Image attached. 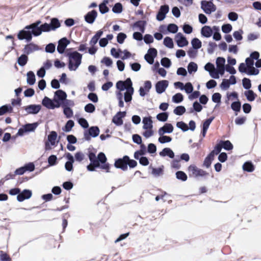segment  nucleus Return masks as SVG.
Listing matches in <instances>:
<instances>
[{"label": "nucleus", "mask_w": 261, "mask_h": 261, "mask_svg": "<svg viewBox=\"0 0 261 261\" xmlns=\"http://www.w3.org/2000/svg\"><path fill=\"white\" fill-rule=\"evenodd\" d=\"M39 49V47L35 44L30 43L25 45L24 48V52L27 54H30L33 51Z\"/></svg>", "instance_id": "c85d7f7f"}, {"label": "nucleus", "mask_w": 261, "mask_h": 261, "mask_svg": "<svg viewBox=\"0 0 261 261\" xmlns=\"http://www.w3.org/2000/svg\"><path fill=\"white\" fill-rule=\"evenodd\" d=\"M125 116V112H119L114 116L112 121L117 125H121L123 124V120L122 118Z\"/></svg>", "instance_id": "393cba45"}, {"label": "nucleus", "mask_w": 261, "mask_h": 261, "mask_svg": "<svg viewBox=\"0 0 261 261\" xmlns=\"http://www.w3.org/2000/svg\"><path fill=\"white\" fill-rule=\"evenodd\" d=\"M74 158L76 161L80 162L84 160L85 155L83 152L79 151L76 152L74 155Z\"/></svg>", "instance_id": "0e129e2a"}, {"label": "nucleus", "mask_w": 261, "mask_h": 261, "mask_svg": "<svg viewBox=\"0 0 261 261\" xmlns=\"http://www.w3.org/2000/svg\"><path fill=\"white\" fill-rule=\"evenodd\" d=\"M163 43L167 47L169 48H173L174 44L172 39L169 37H166L164 38Z\"/></svg>", "instance_id": "e433bc0d"}, {"label": "nucleus", "mask_w": 261, "mask_h": 261, "mask_svg": "<svg viewBox=\"0 0 261 261\" xmlns=\"http://www.w3.org/2000/svg\"><path fill=\"white\" fill-rule=\"evenodd\" d=\"M89 158L90 162L94 164L96 167L100 166V164L97 160V157L96 156L95 154L93 152H90L89 154Z\"/></svg>", "instance_id": "f704fd0d"}, {"label": "nucleus", "mask_w": 261, "mask_h": 261, "mask_svg": "<svg viewBox=\"0 0 261 261\" xmlns=\"http://www.w3.org/2000/svg\"><path fill=\"white\" fill-rule=\"evenodd\" d=\"M244 170L248 172H252L254 170V167L252 163L250 162H246L243 166Z\"/></svg>", "instance_id": "4d7b16f0"}, {"label": "nucleus", "mask_w": 261, "mask_h": 261, "mask_svg": "<svg viewBox=\"0 0 261 261\" xmlns=\"http://www.w3.org/2000/svg\"><path fill=\"white\" fill-rule=\"evenodd\" d=\"M168 31L172 33H176L178 31V27L173 23L169 24L167 27Z\"/></svg>", "instance_id": "680f3d73"}, {"label": "nucleus", "mask_w": 261, "mask_h": 261, "mask_svg": "<svg viewBox=\"0 0 261 261\" xmlns=\"http://www.w3.org/2000/svg\"><path fill=\"white\" fill-rule=\"evenodd\" d=\"M25 110L28 114H37L41 109L40 105H31L25 108Z\"/></svg>", "instance_id": "a878e982"}, {"label": "nucleus", "mask_w": 261, "mask_h": 261, "mask_svg": "<svg viewBox=\"0 0 261 261\" xmlns=\"http://www.w3.org/2000/svg\"><path fill=\"white\" fill-rule=\"evenodd\" d=\"M68 68L70 71H75L81 64L82 55L77 51L68 53Z\"/></svg>", "instance_id": "20e7f679"}, {"label": "nucleus", "mask_w": 261, "mask_h": 261, "mask_svg": "<svg viewBox=\"0 0 261 261\" xmlns=\"http://www.w3.org/2000/svg\"><path fill=\"white\" fill-rule=\"evenodd\" d=\"M63 113L67 118H71L73 115V112L71 109L70 108H63Z\"/></svg>", "instance_id": "864d4df0"}, {"label": "nucleus", "mask_w": 261, "mask_h": 261, "mask_svg": "<svg viewBox=\"0 0 261 261\" xmlns=\"http://www.w3.org/2000/svg\"><path fill=\"white\" fill-rule=\"evenodd\" d=\"M214 157L213 156V155L210 153L204 161V166H205L206 168H208L210 166L212 161L214 160Z\"/></svg>", "instance_id": "09e8293b"}, {"label": "nucleus", "mask_w": 261, "mask_h": 261, "mask_svg": "<svg viewBox=\"0 0 261 261\" xmlns=\"http://www.w3.org/2000/svg\"><path fill=\"white\" fill-rule=\"evenodd\" d=\"M69 43V41L66 38H63L59 41L57 50L60 54H63L67 45Z\"/></svg>", "instance_id": "4be33fe9"}, {"label": "nucleus", "mask_w": 261, "mask_h": 261, "mask_svg": "<svg viewBox=\"0 0 261 261\" xmlns=\"http://www.w3.org/2000/svg\"><path fill=\"white\" fill-rule=\"evenodd\" d=\"M171 141L172 138L170 137L165 136L164 135L160 136L158 139V141L161 144L170 142Z\"/></svg>", "instance_id": "37998d69"}, {"label": "nucleus", "mask_w": 261, "mask_h": 261, "mask_svg": "<svg viewBox=\"0 0 261 261\" xmlns=\"http://www.w3.org/2000/svg\"><path fill=\"white\" fill-rule=\"evenodd\" d=\"M193 86L190 82H188L185 84V85H184V90L187 94L191 93L193 92Z\"/></svg>", "instance_id": "3c124183"}, {"label": "nucleus", "mask_w": 261, "mask_h": 261, "mask_svg": "<svg viewBox=\"0 0 261 261\" xmlns=\"http://www.w3.org/2000/svg\"><path fill=\"white\" fill-rule=\"evenodd\" d=\"M183 95L180 93H176L173 95L172 98V101L176 103L181 102L183 101Z\"/></svg>", "instance_id": "4c0bfd02"}, {"label": "nucleus", "mask_w": 261, "mask_h": 261, "mask_svg": "<svg viewBox=\"0 0 261 261\" xmlns=\"http://www.w3.org/2000/svg\"><path fill=\"white\" fill-rule=\"evenodd\" d=\"M161 63L162 65L166 68H169L171 64L170 60L167 58H163Z\"/></svg>", "instance_id": "e2e57ef3"}, {"label": "nucleus", "mask_w": 261, "mask_h": 261, "mask_svg": "<svg viewBox=\"0 0 261 261\" xmlns=\"http://www.w3.org/2000/svg\"><path fill=\"white\" fill-rule=\"evenodd\" d=\"M241 103L240 101H235L232 103L231 105V109L236 112L240 111Z\"/></svg>", "instance_id": "5fc2aeb1"}, {"label": "nucleus", "mask_w": 261, "mask_h": 261, "mask_svg": "<svg viewBox=\"0 0 261 261\" xmlns=\"http://www.w3.org/2000/svg\"><path fill=\"white\" fill-rule=\"evenodd\" d=\"M97 16V12L95 10H92L89 12L85 16V21L90 24L93 23Z\"/></svg>", "instance_id": "5701e85b"}, {"label": "nucleus", "mask_w": 261, "mask_h": 261, "mask_svg": "<svg viewBox=\"0 0 261 261\" xmlns=\"http://www.w3.org/2000/svg\"><path fill=\"white\" fill-rule=\"evenodd\" d=\"M60 27V23L57 18H54L51 19L50 24L45 23L42 24L43 32L54 31Z\"/></svg>", "instance_id": "423d86ee"}, {"label": "nucleus", "mask_w": 261, "mask_h": 261, "mask_svg": "<svg viewBox=\"0 0 261 261\" xmlns=\"http://www.w3.org/2000/svg\"><path fill=\"white\" fill-rule=\"evenodd\" d=\"M66 97L67 94L64 91L61 90H58L55 92L54 99L55 102L59 105L60 107Z\"/></svg>", "instance_id": "f8f14e48"}, {"label": "nucleus", "mask_w": 261, "mask_h": 261, "mask_svg": "<svg viewBox=\"0 0 261 261\" xmlns=\"http://www.w3.org/2000/svg\"><path fill=\"white\" fill-rule=\"evenodd\" d=\"M116 88L119 90L116 92V98L119 101L118 105L120 107H124L123 96L126 102L131 101L132 95L134 90L132 86V82L130 79L128 78L125 81H119L116 83Z\"/></svg>", "instance_id": "f257e3e1"}, {"label": "nucleus", "mask_w": 261, "mask_h": 261, "mask_svg": "<svg viewBox=\"0 0 261 261\" xmlns=\"http://www.w3.org/2000/svg\"><path fill=\"white\" fill-rule=\"evenodd\" d=\"M246 64L247 67V74L249 75H257L259 73V70L255 68L253 66L254 61L250 58H247L246 59Z\"/></svg>", "instance_id": "ddd939ff"}, {"label": "nucleus", "mask_w": 261, "mask_h": 261, "mask_svg": "<svg viewBox=\"0 0 261 261\" xmlns=\"http://www.w3.org/2000/svg\"><path fill=\"white\" fill-rule=\"evenodd\" d=\"M214 32L213 27L212 28L210 26L205 25L201 30V35L206 38L210 37Z\"/></svg>", "instance_id": "bb28decb"}, {"label": "nucleus", "mask_w": 261, "mask_h": 261, "mask_svg": "<svg viewBox=\"0 0 261 261\" xmlns=\"http://www.w3.org/2000/svg\"><path fill=\"white\" fill-rule=\"evenodd\" d=\"M89 158L90 162L94 164L96 167L100 166V164L97 160V157L96 156L95 154L93 152H90L89 154Z\"/></svg>", "instance_id": "72a5a7b5"}, {"label": "nucleus", "mask_w": 261, "mask_h": 261, "mask_svg": "<svg viewBox=\"0 0 261 261\" xmlns=\"http://www.w3.org/2000/svg\"><path fill=\"white\" fill-rule=\"evenodd\" d=\"M176 177L177 179L182 181H186L187 179V176L183 171H177L176 173Z\"/></svg>", "instance_id": "603ef678"}, {"label": "nucleus", "mask_w": 261, "mask_h": 261, "mask_svg": "<svg viewBox=\"0 0 261 261\" xmlns=\"http://www.w3.org/2000/svg\"><path fill=\"white\" fill-rule=\"evenodd\" d=\"M188 71L190 74L195 73L197 71L198 66L196 63L193 62H190L188 65Z\"/></svg>", "instance_id": "473e14b6"}, {"label": "nucleus", "mask_w": 261, "mask_h": 261, "mask_svg": "<svg viewBox=\"0 0 261 261\" xmlns=\"http://www.w3.org/2000/svg\"><path fill=\"white\" fill-rule=\"evenodd\" d=\"M243 31L242 30H239L237 31H234L233 33V36L237 41H241L243 39L242 35Z\"/></svg>", "instance_id": "49530a36"}, {"label": "nucleus", "mask_w": 261, "mask_h": 261, "mask_svg": "<svg viewBox=\"0 0 261 261\" xmlns=\"http://www.w3.org/2000/svg\"><path fill=\"white\" fill-rule=\"evenodd\" d=\"M112 11L115 13H120L122 11V5L119 3H116L113 7Z\"/></svg>", "instance_id": "13d9d810"}, {"label": "nucleus", "mask_w": 261, "mask_h": 261, "mask_svg": "<svg viewBox=\"0 0 261 261\" xmlns=\"http://www.w3.org/2000/svg\"><path fill=\"white\" fill-rule=\"evenodd\" d=\"M176 126L184 132L187 131L189 129L188 125L182 121L177 122L176 123Z\"/></svg>", "instance_id": "bf43d9fd"}, {"label": "nucleus", "mask_w": 261, "mask_h": 261, "mask_svg": "<svg viewBox=\"0 0 261 261\" xmlns=\"http://www.w3.org/2000/svg\"><path fill=\"white\" fill-rule=\"evenodd\" d=\"M220 143L222 145V147H223L225 150H229L233 148V145L229 141H222Z\"/></svg>", "instance_id": "79ce46f5"}, {"label": "nucleus", "mask_w": 261, "mask_h": 261, "mask_svg": "<svg viewBox=\"0 0 261 261\" xmlns=\"http://www.w3.org/2000/svg\"><path fill=\"white\" fill-rule=\"evenodd\" d=\"M74 105V103L73 100L66 99V98L61 104L62 108H70V107H73Z\"/></svg>", "instance_id": "6e6d98bb"}, {"label": "nucleus", "mask_w": 261, "mask_h": 261, "mask_svg": "<svg viewBox=\"0 0 261 261\" xmlns=\"http://www.w3.org/2000/svg\"><path fill=\"white\" fill-rule=\"evenodd\" d=\"M107 158L103 152H100L97 156V160L100 164L99 168L101 169L105 170L107 172H109L110 165L107 163Z\"/></svg>", "instance_id": "9d476101"}, {"label": "nucleus", "mask_w": 261, "mask_h": 261, "mask_svg": "<svg viewBox=\"0 0 261 261\" xmlns=\"http://www.w3.org/2000/svg\"><path fill=\"white\" fill-rule=\"evenodd\" d=\"M190 176L197 177L204 176L206 175V172L203 170L198 168L194 165H190L188 169Z\"/></svg>", "instance_id": "39448f33"}, {"label": "nucleus", "mask_w": 261, "mask_h": 261, "mask_svg": "<svg viewBox=\"0 0 261 261\" xmlns=\"http://www.w3.org/2000/svg\"><path fill=\"white\" fill-rule=\"evenodd\" d=\"M168 118V114L167 113H161L156 115V119L162 122L166 121Z\"/></svg>", "instance_id": "c03bdc74"}, {"label": "nucleus", "mask_w": 261, "mask_h": 261, "mask_svg": "<svg viewBox=\"0 0 261 261\" xmlns=\"http://www.w3.org/2000/svg\"><path fill=\"white\" fill-rule=\"evenodd\" d=\"M225 60L224 58L218 57L216 60V67L221 75L225 72Z\"/></svg>", "instance_id": "a211bd4d"}, {"label": "nucleus", "mask_w": 261, "mask_h": 261, "mask_svg": "<svg viewBox=\"0 0 261 261\" xmlns=\"http://www.w3.org/2000/svg\"><path fill=\"white\" fill-rule=\"evenodd\" d=\"M237 83L236 77L234 75H231L229 79H223L220 85L221 90H228L230 85H235Z\"/></svg>", "instance_id": "6e6552de"}, {"label": "nucleus", "mask_w": 261, "mask_h": 261, "mask_svg": "<svg viewBox=\"0 0 261 261\" xmlns=\"http://www.w3.org/2000/svg\"><path fill=\"white\" fill-rule=\"evenodd\" d=\"M74 125V123L73 121L69 120L66 122V125L64 128H63V130L66 132H69L71 130Z\"/></svg>", "instance_id": "8fccbe9b"}, {"label": "nucleus", "mask_w": 261, "mask_h": 261, "mask_svg": "<svg viewBox=\"0 0 261 261\" xmlns=\"http://www.w3.org/2000/svg\"><path fill=\"white\" fill-rule=\"evenodd\" d=\"M173 129V126L171 123H166L163 126L159 128L158 133L159 136H162L165 134L172 133Z\"/></svg>", "instance_id": "dca6fc26"}, {"label": "nucleus", "mask_w": 261, "mask_h": 261, "mask_svg": "<svg viewBox=\"0 0 261 261\" xmlns=\"http://www.w3.org/2000/svg\"><path fill=\"white\" fill-rule=\"evenodd\" d=\"M41 23V21L38 20L32 24L27 25L24 30L19 31L17 35V37L19 40L25 39L28 41L32 40V35L35 36H38L41 34L43 32L42 24L39 27Z\"/></svg>", "instance_id": "f03ea898"}, {"label": "nucleus", "mask_w": 261, "mask_h": 261, "mask_svg": "<svg viewBox=\"0 0 261 261\" xmlns=\"http://www.w3.org/2000/svg\"><path fill=\"white\" fill-rule=\"evenodd\" d=\"M36 79L34 73L33 71H29L27 73V83L29 85H34L35 83Z\"/></svg>", "instance_id": "2f4dec72"}, {"label": "nucleus", "mask_w": 261, "mask_h": 261, "mask_svg": "<svg viewBox=\"0 0 261 261\" xmlns=\"http://www.w3.org/2000/svg\"><path fill=\"white\" fill-rule=\"evenodd\" d=\"M175 40L179 47H183L188 45L189 42L186 38L181 33H177L175 36Z\"/></svg>", "instance_id": "4468645a"}, {"label": "nucleus", "mask_w": 261, "mask_h": 261, "mask_svg": "<svg viewBox=\"0 0 261 261\" xmlns=\"http://www.w3.org/2000/svg\"><path fill=\"white\" fill-rule=\"evenodd\" d=\"M163 167H160L158 168H153L152 171V173L155 176H159L163 174Z\"/></svg>", "instance_id": "338daca9"}, {"label": "nucleus", "mask_w": 261, "mask_h": 261, "mask_svg": "<svg viewBox=\"0 0 261 261\" xmlns=\"http://www.w3.org/2000/svg\"><path fill=\"white\" fill-rule=\"evenodd\" d=\"M169 8L167 5L162 6L156 15V19L159 21L163 20L166 16V14L169 12Z\"/></svg>", "instance_id": "6ab92c4d"}, {"label": "nucleus", "mask_w": 261, "mask_h": 261, "mask_svg": "<svg viewBox=\"0 0 261 261\" xmlns=\"http://www.w3.org/2000/svg\"><path fill=\"white\" fill-rule=\"evenodd\" d=\"M57 134L56 132L52 131L48 136L47 141L45 142V149L46 150H50L52 146H55L56 143Z\"/></svg>", "instance_id": "1a4fd4ad"}, {"label": "nucleus", "mask_w": 261, "mask_h": 261, "mask_svg": "<svg viewBox=\"0 0 261 261\" xmlns=\"http://www.w3.org/2000/svg\"><path fill=\"white\" fill-rule=\"evenodd\" d=\"M192 47L196 49H198L201 47V42L198 38H194L191 41Z\"/></svg>", "instance_id": "a19ab883"}, {"label": "nucleus", "mask_w": 261, "mask_h": 261, "mask_svg": "<svg viewBox=\"0 0 261 261\" xmlns=\"http://www.w3.org/2000/svg\"><path fill=\"white\" fill-rule=\"evenodd\" d=\"M28 60V57L25 55H22L18 59V64L21 66H24Z\"/></svg>", "instance_id": "ea45409f"}, {"label": "nucleus", "mask_w": 261, "mask_h": 261, "mask_svg": "<svg viewBox=\"0 0 261 261\" xmlns=\"http://www.w3.org/2000/svg\"><path fill=\"white\" fill-rule=\"evenodd\" d=\"M108 2L107 0H105L103 3L99 6V11L102 14L106 13L109 11V8L106 6V3H108Z\"/></svg>", "instance_id": "a18cd8bd"}, {"label": "nucleus", "mask_w": 261, "mask_h": 261, "mask_svg": "<svg viewBox=\"0 0 261 261\" xmlns=\"http://www.w3.org/2000/svg\"><path fill=\"white\" fill-rule=\"evenodd\" d=\"M12 107L10 105H4L0 107V116L6 114L7 112H11L12 111Z\"/></svg>", "instance_id": "c9c22d12"}, {"label": "nucleus", "mask_w": 261, "mask_h": 261, "mask_svg": "<svg viewBox=\"0 0 261 261\" xmlns=\"http://www.w3.org/2000/svg\"><path fill=\"white\" fill-rule=\"evenodd\" d=\"M42 104L48 109H54L55 108H59V105L55 102L54 99H51L46 96L42 100Z\"/></svg>", "instance_id": "2eb2a0df"}, {"label": "nucleus", "mask_w": 261, "mask_h": 261, "mask_svg": "<svg viewBox=\"0 0 261 261\" xmlns=\"http://www.w3.org/2000/svg\"><path fill=\"white\" fill-rule=\"evenodd\" d=\"M99 134V129L97 126H92L84 132V138L86 140H90L91 137H96Z\"/></svg>", "instance_id": "9b49d317"}, {"label": "nucleus", "mask_w": 261, "mask_h": 261, "mask_svg": "<svg viewBox=\"0 0 261 261\" xmlns=\"http://www.w3.org/2000/svg\"><path fill=\"white\" fill-rule=\"evenodd\" d=\"M32 195V193L31 190H24L21 192H20V193L17 196V199L18 201L22 202L25 199L31 198Z\"/></svg>", "instance_id": "412c9836"}, {"label": "nucleus", "mask_w": 261, "mask_h": 261, "mask_svg": "<svg viewBox=\"0 0 261 261\" xmlns=\"http://www.w3.org/2000/svg\"><path fill=\"white\" fill-rule=\"evenodd\" d=\"M242 83L243 87L246 89L249 90L251 87V81L249 79L244 78L242 80Z\"/></svg>", "instance_id": "052dcab7"}, {"label": "nucleus", "mask_w": 261, "mask_h": 261, "mask_svg": "<svg viewBox=\"0 0 261 261\" xmlns=\"http://www.w3.org/2000/svg\"><path fill=\"white\" fill-rule=\"evenodd\" d=\"M38 124L37 123H28L24 125L22 128L19 129L18 133L21 134L23 132H33L37 127Z\"/></svg>", "instance_id": "b1692460"}, {"label": "nucleus", "mask_w": 261, "mask_h": 261, "mask_svg": "<svg viewBox=\"0 0 261 261\" xmlns=\"http://www.w3.org/2000/svg\"><path fill=\"white\" fill-rule=\"evenodd\" d=\"M159 154L161 156H168L170 158H173L174 156V153L173 151L170 148H165L162 151L159 153Z\"/></svg>", "instance_id": "c756f323"}, {"label": "nucleus", "mask_w": 261, "mask_h": 261, "mask_svg": "<svg viewBox=\"0 0 261 261\" xmlns=\"http://www.w3.org/2000/svg\"><path fill=\"white\" fill-rule=\"evenodd\" d=\"M186 112V109L184 106H179L177 107L173 111L175 114L181 115Z\"/></svg>", "instance_id": "de8ad7c7"}, {"label": "nucleus", "mask_w": 261, "mask_h": 261, "mask_svg": "<svg viewBox=\"0 0 261 261\" xmlns=\"http://www.w3.org/2000/svg\"><path fill=\"white\" fill-rule=\"evenodd\" d=\"M142 129L143 132L142 135L145 138H149L152 137L154 135V132L153 130V121L151 117H145L142 120Z\"/></svg>", "instance_id": "7ed1b4c3"}, {"label": "nucleus", "mask_w": 261, "mask_h": 261, "mask_svg": "<svg viewBox=\"0 0 261 261\" xmlns=\"http://www.w3.org/2000/svg\"><path fill=\"white\" fill-rule=\"evenodd\" d=\"M128 160V156H124L122 159H119L115 161L114 165L116 168H120L124 171L127 169V161Z\"/></svg>", "instance_id": "f3484780"}, {"label": "nucleus", "mask_w": 261, "mask_h": 261, "mask_svg": "<svg viewBox=\"0 0 261 261\" xmlns=\"http://www.w3.org/2000/svg\"><path fill=\"white\" fill-rule=\"evenodd\" d=\"M244 95L249 101H254L257 97V95L251 90L245 91Z\"/></svg>", "instance_id": "7c9ffc66"}, {"label": "nucleus", "mask_w": 261, "mask_h": 261, "mask_svg": "<svg viewBox=\"0 0 261 261\" xmlns=\"http://www.w3.org/2000/svg\"><path fill=\"white\" fill-rule=\"evenodd\" d=\"M201 8L206 14H210L216 10V6L212 1L207 2L202 1L201 2Z\"/></svg>", "instance_id": "0eeeda50"}, {"label": "nucleus", "mask_w": 261, "mask_h": 261, "mask_svg": "<svg viewBox=\"0 0 261 261\" xmlns=\"http://www.w3.org/2000/svg\"><path fill=\"white\" fill-rule=\"evenodd\" d=\"M232 27L230 24H225L222 25V31L224 33H228L232 30Z\"/></svg>", "instance_id": "774afa93"}, {"label": "nucleus", "mask_w": 261, "mask_h": 261, "mask_svg": "<svg viewBox=\"0 0 261 261\" xmlns=\"http://www.w3.org/2000/svg\"><path fill=\"white\" fill-rule=\"evenodd\" d=\"M101 63L105 64L107 66H111L113 64L112 60L109 57H104L101 61Z\"/></svg>", "instance_id": "69168bd1"}, {"label": "nucleus", "mask_w": 261, "mask_h": 261, "mask_svg": "<svg viewBox=\"0 0 261 261\" xmlns=\"http://www.w3.org/2000/svg\"><path fill=\"white\" fill-rule=\"evenodd\" d=\"M213 30L214 32L213 39L216 41L220 40L221 39V36L219 33V28L217 26H213Z\"/></svg>", "instance_id": "58836bf2"}, {"label": "nucleus", "mask_w": 261, "mask_h": 261, "mask_svg": "<svg viewBox=\"0 0 261 261\" xmlns=\"http://www.w3.org/2000/svg\"><path fill=\"white\" fill-rule=\"evenodd\" d=\"M168 86V82L163 80L158 82L155 85L156 91L158 93L161 94L164 92Z\"/></svg>", "instance_id": "aec40b11"}, {"label": "nucleus", "mask_w": 261, "mask_h": 261, "mask_svg": "<svg viewBox=\"0 0 261 261\" xmlns=\"http://www.w3.org/2000/svg\"><path fill=\"white\" fill-rule=\"evenodd\" d=\"M214 118L213 117H211L207 119H206L203 123L202 130L201 132L202 135L203 137L205 136L207 130L209 127V126Z\"/></svg>", "instance_id": "cd10ccee"}]
</instances>
